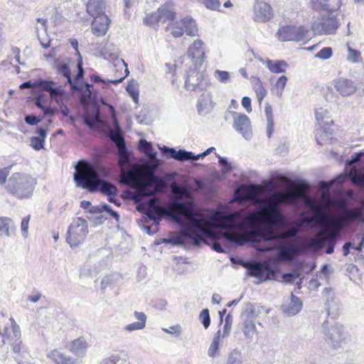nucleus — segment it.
Returning <instances> with one entry per match:
<instances>
[{
  "mask_svg": "<svg viewBox=\"0 0 364 364\" xmlns=\"http://www.w3.org/2000/svg\"><path fill=\"white\" fill-rule=\"evenodd\" d=\"M161 21L159 15L156 11L147 13L143 19L144 24L151 28L156 29L159 23Z\"/></svg>",
  "mask_w": 364,
  "mask_h": 364,
  "instance_id": "79ce46f5",
  "label": "nucleus"
},
{
  "mask_svg": "<svg viewBox=\"0 0 364 364\" xmlns=\"http://www.w3.org/2000/svg\"><path fill=\"white\" fill-rule=\"evenodd\" d=\"M330 0H311V7L316 11H327L333 12L341 6L342 0H336L333 4L329 3Z\"/></svg>",
  "mask_w": 364,
  "mask_h": 364,
  "instance_id": "393cba45",
  "label": "nucleus"
},
{
  "mask_svg": "<svg viewBox=\"0 0 364 364\" xmlns=\"http://www.w3.org/2000/svg\"><path fill=\"white\" fill-rule=\"evenodd\" d=\"M254 90L256 93L257 99L259 105H261L263 99L266 97L267 92L263 85H261L257 88H255Z\"/></svg>",
  "mask_w": 364,
  "mask_h": 364,
  "instance_id": "052dcab7",
  "label": "nucleus"
},
{
  "mask_svg": "<svg viewBox=\"0 0 364 364\" xmlns=\"http://www.w3.org/2000/svg\"><path fill=\"white\" fill-rule=\"evenodd\" d=\"M30 220V216L25 217L21 220V232L23 237H26L28 235V223Z\"/></svg>",
  "mask_w": 364,
  "mask_h": 364,
  "instance_id": "338daca9",
  "label": "nucleus"
},
{
  "mask_svg": "<svg viewBox=\"0 0 364 364\" xmlns=\"http://www.w3.org/2000/svg\"><path fill=\"white\" fill-rule=\"evenodd\" d=\"M137 186L140 192L145 196H154L159 193L166 192L168 188L167 182L156 176H152L149 180H139Z\"/></svg>",
  "mask_w": 364,
  "mask_h": 364,
  "instance_id": "9d476101",
  "label": "nucleus"
},
{
  "mask_svg": "<svg viewBox=\"0 0 364 364\" xmlns=\"http://www.w3.org/2000/svg\"><path fill=\"white\" fill-rule=\"evenodd\" d=\"M346 179V176L340 175L333 179L331 182L321 181L319 183V188L326 193H328L333 183H337L338 184H341L345 181Z\"/></svg>",
  "mask_w": 364,
  "mask_h": 364,
  "instance_id": "a18cd8bd",
  "label": "nucleus"
},
{
  "mask_svg": "<svg viewBox=\"0 0 364 364\" xmlns=\"http://www.w3.org/2000/svg\"><path fill=\"white\" fill-rule=\"evenodd\" d=\"M87 11L94 18L105 14V4L102 0H89L87 4Z\"/></svg>",
  "mask_w": 364,
  "mask_h": 364,
  "instance_id": "473e14b6",
  "label": "nucleus"
},
{
  "mask_svg": "<svg viewBox=\"0 0 364 364\" xmlns=\"http://www.w3.org/2000/svg\"><path fill=\"white\" fill-rule=\"evenodd\" d=\"M347 51L348 55L346 56V60L354 63L358 64L363 62V58L361 56V53L353 48H351L349 44H347Z\"/></svg>",
  "mask_w": 364,
  "mask_h": 364,
  "instance_id": "37998d69",
  "label": "nucleus"
},
{
  "mask_svg": "<svg viewBox=\"0 0 364 364\" xmlns=\"http://www.w3.org/2000/svg\"><path fill=\"white\" fill-rule=\"evenodd\" d=\"M159 148L167 159H173L179 161H192V158L194 156L193 152L184 149L176 151L175 149L166 146H159Z\"/></svg>",
  "mask_w": 364,
  "mask_h": 364,
  "instance_id": "aec40b11",
  "label": "nucleus"
},
{
  "mask_svg": "<svg viewBox=\"0 0 364 364\" xmlns=\"http://www.w3.org/2000/svg\"><path fill=\"white\" fill-rule=\"evenodd\" d=\"M88 232L87 220L82 218H76L68 227L66 241L70 247H75L84 242Z\"/></svg>",
  "mask_w": 364,
  "mask_h": 364,
  "instance_id": "0eeeda50",
  "label": "nucleus"
},
{
  "mask_svg": "<svg viewBox=\"0 0 364 364\" xmlns=\"http://www.w3.org/2000/svg\"><path fill=\"white\" fill-rule=\"evenodd\" d=\"M76 67L77 68V74L73 80L70 69L67 64L60 63L57 61L55 63V68L56 69L57 73L67 79L66 84L70 85L71 90H79L80 88L77 82L84 77L85 72L82 68V60L81 57L79 58Z\"/></svg>",
  "mask_w": 364,
  "mask_h": 364,
  "instance_id": "9b49d317",
  "label": "nucleus"
},
{
  "mask_svg": "<svg viewBox=\"0 0 364 364\" xmlns=\"http://www.w3.org/2000/svg\"><path fill=\"white\" fill-rule=\"evenodd\" d=\"M38 134V136H33L31 138V145L36 150H40L43 148L44 140L47 134V131L45 129L40 128L37 130Z\"/></svg>",
  "mask_w": 364,
  "mask_h": 364,
  "instance_id": "58836bf2",
  "label": "nucleus"
},
{
  "mask_svg": "<svg viewBox=\"0 0 364 364\" xmlns=\"http://www.w3.org/2000/svg\"><path fill=\"white\" fill-rule=\"evenodd\" d=\"M166 30L170 31L174 38L181 37L185 33L181 20L169 23Z\"/></svg>",
  "mask_w": 364,
  "mask_h": 364,
  "instance_id": "ea45409f",
  "label": "nucleus"
},
{
  "mask_svg": "<svg viewBox=\"0 0 364 364\" xmlns=\"http://www.w3.org/2000/svg\"><path fill=\"white\" fill-rule=\"evenodd\" d=\"M332 55V49L330 47H325L320 50L316 54V57L322 60H327Z\"/></svg>",
  "mask_w": 364,
  "mask_h": 364,
  "instance_id": "6e6d98bb",
  "label": "nucleus"
},
{
  "mask_svg": "<svg viewBox=\"0 0 364 364\" xmlns=\"http://www.w3.org/2000/svg\"><path fill=\"white\" fill-rule=\"evenodd\" d=\"M12 166L4 167L0 169V185L4 184L6 178L10 173Z\"/></svg>",
  "mask_w": 364,
  "mask_h": 364,
  "instance_id": "e2e57ef3",
  "label": "nucleus"
},
{
  "mask_svg": "<svg viewBox=\"0 0 364 364\" xmlns=\"http://www.w3.org/2000/svg\"><path fill=\"white\" fill-rule=\"evenodd\" d=\"M157 12L161 22H165L167 20H173L176 16L174 4L170 1L161 5L157 9Z\"/></svg>",
  "mask_w": 364,
  "mask_h": 364,
  "instance_id": "c756f323",
  "label": "nucleus"
},
{
  "mask_svg": "<svg viewBox=\"0 0 364 364\" xmlns=\"http://www.w3.org/2000/svg\"><path fill=\"white\" fill-rule=\"evenodd\" d=\"M16 235V228L13 220L7 217H0V236L12 237Z\"/></svg>",
  "mask_w": 364,
  "mask_h": 364,
  "instance_id": "cd10ccee",
  "label": "nucleus"
},
{
  "mask_svg": "<svg viewBox=\"0 0 364 364\" xmlns=\"http://www.w3.org/2000/svg\"><path fill=\"white\" fill-rule=\"evenodd\" d=\"M205 7L211 10H219L220 7V0H203Z\"/></svg>",
  "mask_w": 364,
  "mask_h": 364,
  "instance_id": "680f3d73",
  "label": "nucleus"
},
{
  "mask_svg": "<svg viewBox=\"0 0 364 364\" xmlns=\"http://www.w3.org/2000/svg\"><path fill=\"white\" fill-rule=\"evenodd\" d=\"M271 5L264 0H255L253 5V20L256 22L266 23L273 17Z\"/></svg>",
  "mask_w": 364,
  "mask_h": 364,
  "instance_id": "2eb2a0df",
  "label": "nucleus"
},
{
  "mask_svg": "<svg viewBox=\"0 0 364 364\" xmlns=\"http://www.w3.org/2000/svg\"><path fill=\"white\" fill-rule=\"evenodd\" d=\"M322 333L326 342L333 348H342L347 340V333L343 325L325 321L322 324Z\"/></svg>",
  "mask_w": 364,
  "mask_h": 364,
  "instance_id": "423d86ee",
  "label": "nucleus"
},
{
  "mask_svg": "<svg viewBox=\"0 0 364 364\" xmlns=\"http://www.w3.org/2000/svg\"><path fill=\"white\" fill-rule=\"evenodd\" d=\"M241 330L245 338L247 339L252 338L253 336L256 334L257 329L254 321L252 310H251L250 313H249V314L247 316L246 319L242 322Z\"/></svg>",
  "mask_w": 364,
  "mask_h": 364,
  "instance_id": "a878e982",
  "label": "nucleus"
},
{
  "mask_svg": "<svg viewBox=\"0 0 364 364\" xmlns=\"http://www.w3.org/2000/svg\"><path fill=\"white\" fill-rule=\"evenodd\" d=\"M355 199L353 190H348L345 195L336 200L326 199L328 207H336L338 215L326 213L322 207L315 208L317 221L326 228H341L353 223L364 222V207L354 205Z\"/></svg>",
  "mask_w": 364,
  "mask_h": 364,
  "instance_id": "7ed1b4c3",
  "label": "nucleus"
},
{
  "mask_svg": "<svg viewBox=\"0 0 364 364\" xmlns=\"http://www.w3.org/2000/svg\"><path fill=\"white\" fill-rule=\"evenodd\" d=\"M83 121L91 129L101 130L105 127V122L101 118L100 112L97 109L87 113L84 117Z\"/></svg>",
  "mask_w": 364,
  "mask_h": 364,
  "instance_id": "4be33fe9",
  "label": "nucleus"
},
{
  "mask_svg": "<svg viewBox=\"0 0 364 364\" xmlns=\"http://www.w3.org/2000/svg\"><path fill=\"white\" fill-rule=\"evenodd\" d=\"M316 207V206H314L313 208V212H314V218H313L311 217L307 216V217H304V218H303L301 220L297 221L299 225L304 228V229H302V230L303 231H306V230H311L313 228V226H314V221H316V223L320 225L326 231L338 230L339 228H326V227H324L323 225H321V223H319L317 221L316 215H315V212H314Z\"/></svg>",
  "mask_w": 364,
  "mask_h": 364,
  "instance_id": "c9c22d12",
  "label": "nucleus"
},
{
  "mask_svg": "<svg viewBox=\"0 0 364 364\" xmlns=\"http://www.w3.org/2000/svg\"><path fill=\"white\" fill-rule=\"evenodd\" d=\"M47 357L55 364H79L77 358L66 355L57 349L50 351L47 354Z\"/></svg>",
  "mask_w": 364,
  "mask_h": 364,
  "instance_id": "b1692460",
  "label": "nucleus"
},
{
  "mask_svg": "<svg viewBox=\"0 0 364 364\" xmlns=\"http://www.w3.org/2000/svg\"><path fill=\"white\" fill-rule=\"evenodd\" d=\"M109 175V170L104 166L90 164L80 161L75 167L74 180L77 186L87 189L90 192L100 191L108 196V201L119 205L114 196L118 193L116 186L105 180Z\"/></svg>",
  "mask_w": 364,
  "mask_h": 364,
  "instance_id": "20e7f679",
  "label": "nucleus"
},
{
  "mask_svg": "<svg viewBox=\"0 0 364 364\" xmlns=\"http://www.w3.org/2000/svg\"><path fill=\"white\" fill-rule=\"evenodd\" d=\"M162 331L176 336H178L182 333L181 326L179 324L171 326L168 328H162Z\"/></svg>",
  "mask_w": 364,
  "mask_h": 364,
  "instance_id": "13d9d810",
  "label": "nucleus"
},
{
  "mask_svg": "<svg viewBox=\"0 0 364 364\" xmlns=\"http://www.w3.org/2000/svg\"><path fill=\"white\" fill-rule=\"evenodd\" d=\"M323 295L325 297V309L330 315L338 309V304L335 300L334 293L330 288H325L323 290Z\"/></svg>",
  "mask_w": 364,
  "mask_h": 364,
  "instance_id": "72a5a7b5",
  "label": "nucleus"
},
{
  "mask_svg": "<svg viewBox=\"0 0 364 364\" xmlns=\"http://www.w3.org/2000/svg\"><path fill=\"white\" fill-rule=\"evenodd\" d=\"M334 87L342 97L353 95L358 90L355 81L345 77H339L333 81Z\"/></svg>",
  "mask_w": 364,
  "mask_h": 364,
  "instance_id": "a211bd4d",
  "label": "nucleus"
},
{
  "mask_svg": "<svg viewBox=\"0 0 364 364\" xmlns=\"http://www.w3.org/2000/svg\"><path fill=\"white\" fill-rule=\"evenodd\" d=\"M304 196V193L299 191L287 190L277 193L276 199L277 202L282 205H291L298 206L301 197Z\"/></svg>",
  "mask_w": 364,
  "mask_h": 364,
  "instance_id": "6ab92c4d",
  "label": "nucleus"
},
{
  "mask_svg": "<svg viewBox=\"0 0 364 364\" xmlns=\"http://www.w3.org/2000/svg\"><path fill=\"white\" fill-rule=\"evenodd\" d=\"M302 306L301 299L291 293L290 298L282 305L281 309L286 316H292L301 310Z\"/></svg>",
  "mask_w": 364,
  "mask_h": 364,
  "instance_id": "412c9836",
  "label": "nucleus"
},
{
  "mask_svg": "<svg viewBox=\"0 0 364 364\" xmlns=\"http://www.w3.org/2000/svg\"><path fill=\"white\" fill-rule=\"evenodd\" d=\"M99 207H100L102 208V213L106 212L110 216H112L114 219H115L117 221H119V215L116 211L113 210L109 205L105 203V204L100 205Z\"/></svg>",
  "mask_w": 364,
  "mask_h": 364,
  "instance_id": "4d7b16f0",
  "label": "nucleus"
},
{
  "mask_svg": "<svg viewBox=\"0 0 364 364\" xmlns=\"http://www.w3.org/2000/svg\"><path fill=\"white\" fill-rule=\"evenodd\" d=\"M242 358L241 351L234 349L228 354L227 364H242Z\"/></svg>",
  "mask_w": 364,
  "mask_h": 364,
  "instance_id": "de8ad7c7",
  "label": "nucleus"
},
{
  "mask_svg": "<svg viewBox=\"0 0 364 364\" xmlns=\"http://www.w3.org/2000/svg\"><path fill=\"white\" fill-rule=\"evenodd\" d=\"M126 90L133 100L137 103L139 100V91L132 85H128Z\"/></svg>",
  "mask_w": 364,
  "mask_h": 364,
  "instance_id": "0e129e2a",
  "label": "nucleus"
},
{
  "mask_svg": "<svg viewBox=\"0 0 364 364\" xmlns=\"http://www.w3.org/2000/svg\"><path fill=\"white\" fill-rule=\"evenodd\" d=\"M287 77L286 76H280L272 87V92L277 97H281L287 85Z\"/></svg>",
  "mask_w": 364,
  "mask_h": 364,
  "instance_id": "c03bdc74",
  "label": "nucleus"
},
{
  "mask_svg": "<svg viewBox=\"0 0 364 364\" xmlns=\"http://www.w3.org/2000/svg\"><path fill=\"white\" fill-rule=\"evenodd\" d=\"M220 346L217 345L216 343L211 342L208 349V355L210 358H215L220 355Z\"/></svg>",
  "mask_w": 364,
  "mask_h": 364,
  "instance_id": "bf43d9fd",
  "label": "nucleus"
},
{
  "mask_svg": "<svg viewBox=\"0 0 364 364\" xmlns=\"http://www.w3.org/2000/svg\"><path fill=\"white\" fill-rule=\"evenodd\" d=\"M36 184V178L26 172H15L9 178L6 189L18 198H29Z\"/></svg>",
  "mask_w": 364,
  "mask_h": 364,
  "instance_id": "39448f33",
  "label": "nucleus"
},
{
  "mask_svg": "<svg viewBox=\"0 0 364 364\" xmlns=\"http://www.w3.org/2000/svg\"><path fill=\"white\" fill-rule=\"evenodd\" d=\"M315 117L316 122L320 127L316 131L315 137L316 141L320 145L327 143L329 139L328 129L333 123L331 115V109L328 107H319L315 110Z\"/></svg>",
  "mask_w": 364,
  "mask_h": 364,
  "instance_id": "6e6552de",
  "label": "nucleus"
},
{
  "mask_svg": "<svg viewBox=\"0 0 364 364\" xmlns=\"http://www.w3.org/2000/svg\"><path fill=\"white\" fill-rule=\"evenodd\" d=\"M349 176L355 183L364 185V173L360 170L353 168L349 173Z\"/></svg>",
  "mask_w": 364,
  "mask_h": 364,
  "instance_id": "8fccbe9b",
  "label": "nucleus"
},
{
  "mask_svg": "<svg viewBox=\"0 0 364 364\" xmlns=\"http://www.w3.org/2000/svg\"><path fill=\"white\" fill-rule=\"evenodd\" d=\"M282 41H306L309 39V31L303 26H284L277 32Z\"/></svg>",
  "mask_w": 364,
  "mask_h": 364,
  "instance_id": "1a4fd4ad",
  "label": "nucleus"
},
{
  "mask_svg": "<svg viewBox=\"0 0 364 364\" xmlns=\"http://www.w3.org/2000/svg\"><path fill=\"white\" fill-rule=\"evenodd\" d=\"M170 189L175 198L171 201L173 210L161 205L154 196L139 206L138 210L143 209L144 213L153 221L161 220L164 215H169L181 225L180 235L191 240L195 245H199L204 237L211 234V228H218L211 219V213L215 209L211 210L209 214L203 210L193 209L192 193L186 186L173 182Z\"/></svg>",
  "mask_w": 364,
  "mask_h": 364,
  "instance_id": "f03ea898",
  "label": "nucleus"
},
{
  "mask_svg": "<svg viewBox=\"0 0 364 364\" xmlns=\"http://www.w3.org/2000/svg\"><path fill=\"white\" fill-rule=\"evenodd\" d=\"M47 22L48 20L43 18H38L37 19V24L36 26V33L43 48H47L49 47V41L48 43L44 42L42 38V35L47 33Z\"/></svg>",
  "mask_w": 364,
  "mask_h": 364,
  "instance_id": "e433bc0d",
  "label": "nucleus"
},
{
  "mask_svg": "<svg viewBox=\"0 0 364 364\" xmlns=\"http://www.w3.org/2000/svg\"><path fill=\"white\" fill-rule=\"evenodd\" d=\"M139 147L141 151L146 153L151 149H152V144L151 142H148L144 139H140L139 143Z\"/></svg>",
  "mask_w": 364,
  "mask_h": 364,
  "instance_id": "774afa93",
  "label": "nucleus"
},
{
  "mask_svg": "<svg viewBox=\"0 0 364 364\" xmlns=\"http://www.w3.org/2000/svg\"><path fill=\"white\" fill-rule=\"evenodd\" d=\"M101 364H125V361L121 358L119 354L116 353L103 359Z\"/></svg>",
  "mask_w": 364,
  "mask_h": 364,
  "instance_id": "3c124183",
  "label": "nucleus"
},
{
  "mask_svg": "<svg viewBox=\"0 0 364 364\" xmlns=\"http://www.w3.org/2000/svg\"><path fill=\"white\" fill-rule=\"evenodd\" d=\"M265 116L267 118V135L268 138H270L274 132V120L272 106L267 103L265 105Z\"/></svg>",
  "mask_w": 364,
  "mask_h": 364,
  "instance_id": "a19ab883",
  "label": "nucleus"
},
{
  "mask_svg": "<svg viewBox=\"0 0 364 364\" xmlns=\"http://www.w3.org/2000/svg\"><path fill=\"white\" fill-rule=\"evenodd\" d=\"M88 343L84 337L77 338L72 341L69 350L75 355L80 357L85 354Z\"/></svg>",
  "mask_w": 364,
  "mask_h": 364,
  "instance_id": "7c9ffc66",
  "label": "nucleus"
},
{
  "mask_svg": "<svg viewBox=\"0 0 364 364\" xmlns=\"http://www.w3.org/2000/svg\"><path fill=\"white\" fill-rule=\"evenodd\" d=\"M42 90L47 91L52 100H54L58 106L65 104L66 93L61 85L53 80H39L36 84Z\"/></svg>",
  "mask_w": 364,
  "mask_h": 364,
  "instance_id": "ddd939ff",
  "label": "nucleus"
},
{
  "mask_svg": "<svg viewBox=\"0 0 364 364\" xmlns=\"http://www.w3.org/2000/svg\"><path fill=\"white\" fill-rule=\"evenodd\" d=\"M185 33L190 36H196L198 35V28L196 21L190 17L186 16L181 19Z\"/></svg>",
  "mask_w": 364,
  "mask_h": 364,
  "instance_id": "4c0bfd02",
  "label": "nucleus"
},
{
  "mask_svg": "<svg viewBox=\"0 0 364 364\" xmlns=\"http://www.w3.org/2000/svg\"><path fill=\"white\" fill-rule=\"evenodd\" d=\"M110 20L107 15L95 17L92 23V32L97 36H105L109 28Z\"/></svg>",
  "mask_w": 364,
  "mask_h": 364,
  "instance_id": "5701e85b",
  "label": "nucleus"
},
{
  "mask_svg": "<svg viewBox=\"0 0 364 364\" xmlns=\"http://www.w3.org/2000/svg\"><path fill=\"white\" fill-rule=\"evenodd\" d=\"M216 156L218 159V163L223 166L222 172L223 174H227L232 171V166L231 164L228 161V160L225 158L220 156L219 154H215Z\"/></svg>",
  "mask_w": 364,
  "mask_h": 364,
  "instance_id": "603ef678",
  "label": "nucleus"
},
{
  "mask_svg": "<svg viewBox=\"0 0 364 364\" xmlns=\"http://www.w3.org/2000/svg\"><path fill=\"white\" fill-rule=\"evenodd\" d=\"M46 103V98L44 95L38 94L35 97V104L39 109H44L45 104Z\"/></svg>",
  "mask_w": 364,
  "mask_h": 364,
  "instance_id": "69168bd1",
  "label": "nucleus"
},
{
  "mask_svg": "<svg viewBox=\"0 0 364 364\" xmlns=\"http://www.w3.org/2000/svg\"><path fill=\"white\" fill-rule=\"evenodd\" d=\"M0 336L3 338V343H5L6 339L12 341L21 338L20 327L13 317L9 319L4 327H0Z\"/></svg>",
  "mask_w": 364,
  "mask_h": 364,
  "instance_id": "f3484780",
  "label": "nucleus"
},
{
  "mask_svg": "<svg viewBox=\"0 0 364 364\" xmlns=\"http://www.w3.org/2000/svg\"><path fill=\"white\" fill-rule=\"evenodd\" d=\"M77 85L80 87L79 90H72L73 92H80L82 94V97L87 100H90L92 95V85L87 82H82L81 80L77 82Z\"/></svg>",
  "mask_w": 364,
  "mask_h": 364,
  "instance_id": "49530a36",
  "label": "nucleus"
},
{
  "mask_svg": "<svg viewBox=\"0 0 364 364\" xmlns=\"http://www.w3.org/2000/svg\"><path fill=\"white\" fill-rule=\"evenodd\" d=\"M134 316L138 321L129 323L124 327V329L129 332L142 330L146 326V316L144 313L135 311Z\"/></svg>",
  "mask_w": 364,
  "mask_h": 364,
  "instance_id": "f704fd0d",
  "label": "nucleus"
},
{
  "mask_svg": "<svg viewBox=\"0 0 364 364\" xmlns=\"http://www.w3.org/2000/svg\"><path fill=\"white\" fill-rule=\"evenodd\" d=\"M193 67V68H190L185 80V87L189 91L196 90L200 82V76L196 72L198 68Z\"/></svg>",
  "mask_w": 364,
  "mask_h": 364,
  "instance_id": "2f4dec72",
  "label": "nucleus"
},
{
  "mask_svg": "<svg viewBox=\"0 0 364 364\" xmlns=\"http://www.w3.org/2000/svg\"><path fill=\"white\" fill-rule=\"evenodd\" d=\"M211 219L223 231L222 235L225 241L240 246L251 243L259 252L277 250L275 256L263 262H237L247 269L249 276L261 282L274 278L272 262L299 252V247L293 245L284 247L282 243L304 228L297 220L290 221L281 208L273 203L252 211H232L230 207L222 205L211 213Z\"/></svg>",
  "mask_w": 364,
  "mask_h": 364,
  "instance_id": "f257e3e1",
  "label": "nucleus"
},
{
  "mask_svg": "<svg viewBox=\"0 0 364 364\" xmlns=\"http://www.w3.org/2000/svg\"><path fill=\"white\" fill-rule=\"evenodd\" d=\"M214 76L219 82L225 83L229 80L230 73L228 71L216 70L214 72Z\"/></svg>",
  "mask_w": 364,
  "mask_h": 364,
  "instance_id": "5fc2aeb1",
  "label": "nucleus"
},
{
  "mask_svg": "<svg viewBox=\"0 0 364 364\" xmlns=\"http://www.w3.org/2000/svg\"><path fill=\"white\" fill-rule=\"evenodd\" d=\"M191 60L193 66L200 67L205 60V44L201 40H196L189 46L187 55L183 57V60Z\"/></svg>",
  "mask_w": 364,
  "mask_h": 364,
  "instance_id": "dca6fc26",
  "label": "nucleus"
},
{
  "mask_svg": "<svg viewBox=\"0 0 364 364\" xmlns=\"http://www.w3.org/2000/svg\"><path fill=\"white\" fill-rule=\"evenodd\" d=\"M199 319L205 329L210 325V318L209 310L208 309H203L199 315Z\"/></svg>",
  "mask_w": 364,
  "mask_h": 364,
  "instance_id": "864d4df0",
  "label": "nucleus"
},
{
  "mask_svg": "<svg viewBox=\"0 0 364 364\" xmlns=\"http://www.w3.org/2000/svg\"><path fill=\"white\" fill-rule=\"evenodd\" d=\"M117 65L119 67H120L121 69H122L123 67H124V75L120 76L118 79H113V80H108V82H110V83H112L113 85H117L119 84L120 82H122V80L129 74V71L128 68H127V64L124 62V60L120 59L119 60V64Z\"/></svg>",
  "mask_w": 364,
  "mask_h": 364,
  "instance_id": "09e8293b",
  "label": "nucleus"
},
{
  "mask_svg": "<svg viewBox=\"0 0 364 364\" xmlns=\"http://www.w3.org/2000/svg\"><path fill=\"white\" fill-rule=\"evenodd\" d=\"M259 60L265 65L270 72L276 74L284 73L289 68L288 63L283 60L267 59L264 60L262 58H259Z\"/></svg>",
  "mask_w": 364,
  "mask_h": 364,
  "instance_id": "bb28decb",
  "label": "nucleus"
},
{
  "mask_svg": "<svg viewBox=\"0 0 364 364\" xmlns=\"http://www.w3.org/2000/svg\"><path fill=\"white\" fill-rule=\"evenodd\" d=\"M86 218L92 222L95 227L103 224L107 220L99 205L91 207L87 212Z\"/></svg>",
  "mask_w": 364,
  "mask_h": 364,
  "instance_id": "c85d7f7f",
  "label": "nucleus"
},
{
  "mask_svg": "<svg viewBox=\"0 0 364 364\" xmlns=\"http://www.w3.org/2000/svg\"><path fill=\"white\" fill-rule=\"evenodd\" d=\"M231 114L234 129L246 140H250L252 137V129L250 118L245 114L236 112H232Z\"/></svg>",
  "mask_w": 364,
  "mask_h": 364,
  "instance_id": "4468645a",
  "label": "nucleus"
},
{
  "mask_svg": "<svg viewBox=\"0 0 364 364\" xmlns=\"http://www.w3.org/2000/svg\"><path fill=\"white\" fill-rule=\"evenodd\" d=\"M338 21L336 16H324L318 21H314L311 28L315 33L319 35H331L336 33L338 28Z\"/></svg>",
  "mask_w": 364,
  "mask_h": 364,
  "instance_id": "f8f14e48",
  "label": "nucleus"
}]
</instances>
